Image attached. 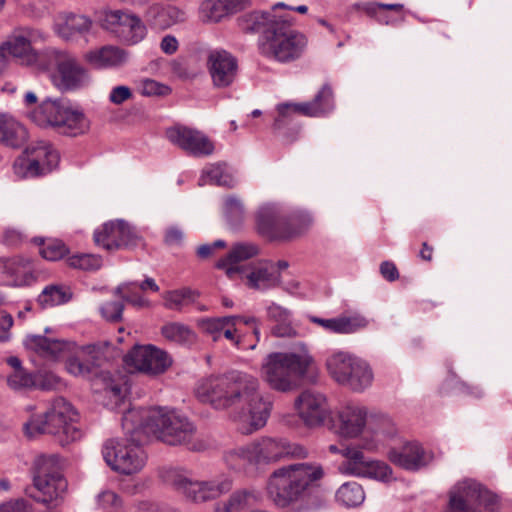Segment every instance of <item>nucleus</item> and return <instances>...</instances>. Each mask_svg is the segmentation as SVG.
Here are the masks:
<instances>
[{
	"mask_svg": "<svg viewBox=\"0 0 512 512\" xmlns=\"http://www.w3.org/2000/svg\"><path fill=\"white\" fill-rule=\"evenodd\" d=\"M294 19L287 14L283 23L269 33V38L262 41L260 49L263 55L280 63H290L300 59L308 46L307 36L293 29Z\"/></svg>",
	"mask_w": 512,
	"mask_h": 512,
	"instance_id": "423d86ee",
	"label": "nucleus"
},
{
	"mask_svg": "<svg viewBox=\"0 0 512 512\" xmlns=\"http://www.w3.org/2000/svg\"><path fill=\"white\" fill-rule=\"evenodd\" d=\"M259 471L262 467L280 461L285 457L306 458L308 451L300 445H292L283 438L261 437L250 443Z\"/></svg>",
	"mask_w": 512,
	"mask_h": 512,
	"instance_id": "ddd939ff",
	"label": "nucleus"
},
{
	"mask_svg": "<svg viewBox=\"0 0 512 512\" xmlns=\"http://www.w3.org/2000/svg\"><path fill=\"white\" fill-rule=\"evenodd\" d=\"M0 512H31V507L24 499H16L1 504Z\"/></svg>",
	"mask_w": 512,
	"mask_h": 512,
	"instance_id": "774afa93",
	"label": "nucleus"
},
{
	"mask_svg": "<svg viewBox=\"0 0 512 512\" xmlns=\"http://www.w3.org/2000/svg\"><path fill=\"white\" fill-rule=\"evenodd\" d=\"M223 461L226 467L234 473L243 474L248 477L259 475L250 443L225 451Z\"/></svg>",
	"mask_w": 512,
	"mask_h": 512,
	"instance_id": "7c9ffc66",
	"label": "nucleus"
},
{
	"mask_svg": "<svg viewBox=\"0 0 512 512\" xmlns=\"http://www.w3.org/2000/svg\"><path fill=\"white\" fill-rule=\"evenodd\" d=\"M73 293L68 286L51 284L46 286L37 297L38 305L45 309L68 303Z\"/></svg>",
	"mask_w": 512,
	"mask_h": 512,
	"instance_id": "37998d69",
	"label": "nucleus"
},
{
	"mask_svg": "<svg viewBox=\"0 0 512 512\" xmlns=\"http://www.w3.org/2000/svg\"><path fill=\"white\" fill-rule=\"evenodd\" d=\"M101 351L96 345L82 347L77 354L71 353L66 358V370L77 377L88 378L97 374L96 369L101 365Z\"/></svg>",
	"mask_w": 512,
	"mask_h": 512,
	"instance_id": "bb28decb",
	"label": "nucleus"
},
{
	"mask_svg": "<svg viewBox=\"0 0 512 512\" xmlns=\"http://www.w3.org/2000/svg\"><path fill=\"white\" fill-rule=\"evenodd\" d=\"M122 428L138 442L154 436L169 445H185L195 451L202 448V444L193 442L194 425L174 410L163 407L129 409L122 416Z\"/></svg>",
	"mask_w": 512,
	"mask_h": 512,
	"instance_id": "7ed1b4c3",
	"label": "nucleus"
},
{
	"mask_svg": "<svg viewBox=\"0 0 512 512\" xmlns=\"http://www.w3.org/2000/svg\"><path fill=\"white\" fill-rule=\"evenodd\" d=\"M404 5L400 3L384 4L375 1L357 2L349 7V13H364L369 17H375L378 22L389 25L391 20L387 19L382 10H391L396 13H402Z\"/></svg>",
	"mask_w": 512,
	"mask_h": 512,
	"instance_id": "79ce46f5",
	"label": "nucleus"
},
{
	"mask_svg": "<svg viewBox=\"0 0 512 512\" xmlns=\"http://www.w3.org/2000/svg\"><path fill=\"white\" fill-rule=\"evenodd\" d=\"M260 252L259 246L253 242L235 243L228 254L217 261V268L226 269L227 275L231 276L238 269L233 265L249 260L257 256Z\"/></svg>",
	"mask_w": 512,
	"mask_h": 512,
	"instance_id": "c9c22d12",
	"label": "nucleus"
},
{
	"mask_svg": "<svg viewBox=\"0 0 512 512\" xmlns=\"http://www.w3.org/2000/svg\"><path fill=\"white\" fill-rule=\"evenodd\" d=\"M367 423V409L358 405H347L331 420V429L339 436L357 437Z\"/></svg>",
	"mask_w": 512,
	"mask_h": 512,
	"instance_id": "b1692460",
	"label": "nucleus"
},
{
	"mask_svg": "<svg viewBox=\"0 0 512 512\" xmlns=\"http://www.w3.org/2000/svg\"><path fill=\"white\" fill-rule=\"evenodd\" d=\"M68 104V100L47 98L31 112V118L39 126H52L57 129Z\"/></svg>",
	"mask_w": 512,
	"mask_h": 512,
	"instance_id": "473e14b6",
	"label": "nucleus"
},
{
	"mask_svg": "<svg viewBox=\"0 0 512 512\" xmlns=\"http://www.w3.org/2000/svg\"><path fill=\"white\" fill-rule=\"evenodd\" d=\"M26 157L19 158L14 164L15 172L25 178L46 175L55 169L60 161L59 152L47 141L41 140L30 144Z\"/></svg>",
	"mask_w": 512,
	"mask_h": 512,
	"instance_id": "f8f14e48",
	"label": "nucleus"
},
{
	"mask_svg": "<svg viewBox=\"0 0 512 512\" xmlns=\"http://www.w3.org/2000/svg\"><path fill=\"white\" fill-rule=\"evenodd\" d=\"M356 359L346 352H337L329 356L326 360V366L331 377L339 384L342 385L344 380H347V375L353 368L352 365Z\"/></svg>",
	"mask_w": 512,
	"mask_h": 512,
	"instance_id": "c03bdc74",
	"label": "nucleus"
},
{
	"mask_svg": "<svg viewBox=\"0 0 512 512\" xmlns=\"http://www.w3.org/2000/svg\"><path fill=\"white\" fill-rule=\"evenodd\" d=\"M313 364V357L302 346L297 351L273 352L262 364V376L269 387L279 392L295 389Z\"/></svg>",
	"mask_w": 512,
	"mask_h": 512,
	"instance_id": "39448f33",
	"label": "nucleus"
},
{
	"mask_svg": "<svg viewBox=\"0 0 512 512\" xmlns=\"http://www.w3.org/2000/svg\"><path fill=\"white\" fill-rule=\"evenodd\" d=\"M298 416L308 427H319L330 418V407L324 394L306 389L302 391L294 402Z\"/></svg>",
	"mask_w": 512,
	"mask_h": 512,
	"instance_id": "dca6fc26",
	"label": "nucleus"
},
{
	"mask_svg": "<svg viewBox=\"0 0 512 512\" xmlns=\"http://www.w3.org/2000/svg\"><path fill=\"white\" fill-rule=\"evenodd\" d=\"M197 398L218 410L240 407L231 418L242 434H251L266 425L272 403L259 393V380L245 372L231 371L202 379Z\"/></svg>",
	"mask_w": 512,
	"mask_h": 512,
	"instance_id": "f257e3e1",
	"label": "nucleus"
},
{
	"mask_svg": "<svg viewBox=\"0 0 512 512\" xmlns=\"http://www.w3.org/2000/svg\"><path fill=\"white\" fill-rule=\"evenodd\" d=\"M37 32L30 29H23L12 34L7 41L0 46V51L4 56V67L6 66V57L12 56L20 58L27 63H36L42 67L44 61V51L37 52L32 48L36 41Z\"/></svg>",
	"mask_w": 512,
	"mask_h": 512,
	"instance_id": "aec40b11",
	"label": "nucleus"
},
{
	"mask_svg": "<svg viewBox=\"0 0 512 512\" xmlns=\"http://www.w3.org/2000/svg\"><path fill=\"white\" fill-rule=\"evenodd\" d=\"M482 487L473 479L457 482L450 490L447 512H477L476 504L481 497Z\"/></svg>",
	"mask_w": 512,
	"mask_h": 512,
	"instance_id": "a878e982",
	"label": "nucleus"
},
{
	"mask_svg": "<svg viewBox=\"0 0 512 512\" xmlns=\"http://www.w3.org/2000/svg\"><path fill=\"white\" fill-rule=\"evenodd\" d=\"M171 92L170 87L153 79L143 81L142 94L145 96H166Z\"/></svg>",
	"mask_w": 512,
	"mask_h": 512,
	"instance_id": "0e129e2a",
	"label": "nucleus"
},
{
	"mask_svg": "<svg viewBox=\"0 0 512 512\" xmlns=\"http://www.w3.org/2000/svg\"><path fill=\"white\" fill-rule=\"evenodd\" d=\"M207 68L216 88L230 87L238 75V61L226 50H213L207 58Z\"/></svg>",
	"mask_w": 512,
	"mask_h": 512,
	"instance_id": "4be33fe9",
	"label": "nucleus"
},
{
	"mask_svg": "<svg viewBox=\"0 0 512 512\" xmlns=\"http://www.w3.org/2000/svg\"><path fill=\"white\" fill-rule=\"evenodd\" d=\"M287 14H278L274 6L270 11H253L242 15L238 19V26L244 33H260L262 41L269 38Z\"/></svg>",
	"mask_w": 512,
	"mask_h": 512,
	"instance_id": "393cba45",
	"label": "nucleus"
},
{
	"mask_svg": "<svg viewBox=\"0 0 512 512\" xmlns=\"http://www.w3.org/2000/svg\"><path fill=\"white\" fill-rule=\"evenodd\" d=\"M352 367L351 372L347 375L348 379L344 380L342 385L356 392H361L371 386L374 375L369 364L356 357Z\"/></svg>",
	"mask_w": 512,
	"mask_h": 512,
	"instance_id": "a19ab883",
	"label": "nucleus"
},
{
	"mask_svg": "<svg viewBox=\"0 0 512 512\" xmlns=\"http://www.w3.org/2000/svg\"><path fill=\"white\" fill-rule=\"evenodd\" d=\"M27 139V131L12 116L0 114V143L13 148L20 147Z\"/></svg>",
	"mask_w": 512,
	"mask_h": 512,
	"instance_id": "ea45409f",
	"label": "nucleus"
},
{
	"mask_svg": "<svg viewBox=\"0 0 512 512\" xmlns=\"http://www.w3.org/2000/svg\"><path fill=\"white\" fill-rule=\"evenodd\" d=\"M336 501L347 508L360 506L365 500L363 487L356 481L342 484L335 495Z\"/></svg>",
	"mask_w": 512,
	"mask_h": 512,
	"instance_id": "de8ad7c7",
	"label": "nucleus"
},
{
	"mask_svg": "<svg viewBox=\"0 0 512 512\" xmlns=\"http://www.w3.org/2000/svg\"><path fill=\"white\" fill-rule=\"evenodd\" d=\"M139 290L140 289L138 288V284L136 282H129L119 285L115 289V294L119 295L124 301L133 306H149V301L141 295Z\"/></svg>",
	"mask_w": 512,
	"mask_h": 512,
	"instance_id": "6e6d98bb",
	"label": "nucleus"
},
{
	"mask_svg": "<svg viewBox=\"0 0 512 512\" xmlns=\"http://www.w3.org/2000/svg\"><path fill=\"white\" fill-rule=\"evenodd\" d=\"M161 478L179 495L194 503L216 499L232 488V480L228 477L198 481L191 479L186 471L177 468L163 469Z\"/></svg>",
	"mask_w": 512,
	"mask_h": 512,
	"instance_id": "0eeeda50",
	"label": "nucleus"
},
{
	"mask_svg": "<svg viewBox=\"0 0 512 512\" xmlns=\"http://www.w3.org/2000/svg\"><path fill=\"white\" fill-rule=\"evenodd\" d=\"M199 294L190 288H181L167 291L163 294L164 306L167 309L181 311L184 307L194 303Z\"/></svg>",
	"mask_w": 512,
	"mask_h": 512,
	"instance_id": "09e8293b",
	"label": "nucleus"
},
{
	"mask_svg": "<svg viewBox=\"0 0 512 512\" xmlns=\"http://www.w3.org/2000/svg\"><path fill=\"white\" fill-rule=\"evenodd\" d=\"M289 224L287 217L275 205L262 206L256 214V230L269 240L291 239Z\"/></svg>",
	"mask_w": 512,
	"mask_h": 512,
	"instance_id": "412c9836",
	"label": "nucleus"
},
{
	"mask_svg": "<svg viewBox=\"0 0 512 512\" xmlns=\"http://www.w3.org/2000/svg\"><path fill=\"white\" fill-rule=\"evenodd\" d=\"M162 336L168 341L177 344H190L195 340V333L191 328L179 322H170L162 326Z\"/></svg>",
	"mask_w": 512,
	"mask_h": 512,
	"instance_id": "8fccbe9b",
	"label": "nucleus"
},
{
	"mask_svg": "<svg viewBox=\"0 0 512 512\" xmlns=\"http://www.w3.org/2000/svg\"><path fill=\"white\" fill-rule=\"evenodd\" d=\"M124 361L136 370L150 375L162 374L172 364V359L168 353L154 345L133 347L126 354Z\"/></svg>",
	"mask_w": 512,
	"mask_h": 512,
	"instance_id": "2eb2a0df",
	"label": "nucleus"
},
{
	"mask_svg": "<svg viewBox=\"0 0 512 512\" xmlns=\"http://www.w3.org/2000/svg\"><path fill=\"white\" fill-rule=\"evenodd\" d=\"M387 457L394 465L407 471H418L427 466L432 456L417 441H407L400 447H390Z\"/></svg>",
	"mask_w": 512,
	"mask_h": 512,
	"instance_id": "5701e85b",
	"label": "nucleus"
},
{
	"mask_svg": "<svg viewBox=\"0 0 512 512\" xmlns=\"http://www.w3.org/2000/svg\"><path fill=\"white\" fill-rule=\"evenodd\" d=\"M62 118V122L60 121L57 127L58 132L61 134L75 137L89 129V121L83 110L70 102Z\"/></svg>",
	"mask_w": 512,
	"mask_h": 512,
	"instance_id": "e433bc0d",
	"label": "nucleus"
},
{
	"mask_svg": "<svg viewBox=\"0 0 512 512\" xmlns=\"http://www.w3.org/2000/svg\"><path fill=\"white\" fill-rule=\"evenodd\" d=\"M289 230L292 232L291 239L304 233L312 224L313 219L309 213H294L287 217Z\"/></svg>",
	"mask_w": 512,
	"mask_h": 512,
	"instance_id": "052dcab7",
	"label": "nucleus"
},
{
	"mask_svg": "<svg viewBox=\"0 0 512 512\" xmlns=\"http://www.w3.org/2000/svg\"><path fill=\"white\" fill-rule=\"evenodd\" d=\"M8 386L13 390L32 388L36 385L35 377L25 369L13 371L7 378Z\"/></svg>",
	"mask_w": 512,
	"mask_h": 512,
	"instance_id": "bf43d9fd",
	"label": "nucleus"
},
{
	"mask_svg": "<svg viewBox=\"0 0 512 512\" xmlns=\"http://www.w3.org/2000/svg\"><path fill=\"white\" fill-rule=\"evenodd\" d=\"M84 59L93 68L106 69L123 65L127 61V54L118 47L103 46L86 52Z\"/></svg>",
	"mask_w": 512,
	"mask_h": 512,
	"instance_id": "72a5a7b5",
	"label": "nucleus"
},
{
	"mask_svg": "<svg viewBox=\"0 0 512 512\" xmlns=\"http://www.w3.org/2000/svg\"><path fill=\"white\" fill-rule=\"evenodd\" d=\"M77 419L78 414L72 405L58 397L42 415H32L24 423L23 431L29 439L50 434L61 446H66L82 437V431L75 425Z\"/></svg>",
	"mask_w": 512,
	"mask_h": 512,
	"instance_id": "20e7f679",
	"label": "nucleus"
},
{
	"mask_svg": "<svg viewBox=\"0 0 512 512\" xmlns=\"http://www.w3.org/2000/svg\"><path fill=\"white\" fill-rule=\"evenodd\" d=\"M62 118V122L60 121L57 127L58 132L61 134L75 137L89 129V121L83 110L70 102Z\"/></svg>",
	"mask_w": 512,
	"mask_h": 512,
	"instance_id": "4c0bfd02",
	"label": "nucleus"
},
{
	"mask_svg": "<svg viewBox=\"0 0 512 512\" xmlns=\"http://www.w3.org/2000/svg\"><path fill=\"white\" fill-rule=\"evenodd\" d=\"M102 22L105 28L120 34L129 44H137L146 36V26L133 13L117 9L103 12Z\"/></svg>",
	"mask_w": 512,
	"mask_h": 512,
	"instance_id": "a211bd4d",
	"label": "nucleus"
},
{
	"mask_svg": "<svg viewBox=\"0 0 512 512\" xmlns=\"http://www.w3.org/2000/svg\"><path fill=\"white\" fill-rule=\"evenodd\" d=\"M325 470L317 462H300L274 470L266 482V493L278 508L298 505L300 512L318 509L321 501L311 491L318 487Z\"/></svg>",
	"mask_w": 512,
	"mask_h": 512,
	"instance_id": "f03ea898",
	"label": "nucleus"
},
{
	"mask_svg": "<svg viewBox=\"0 0 512 512\" xmlns=\"http://www.w3.org/2000/svg\"><path fill=\"white\" fill-rule=\"evenodd\" d=\"M213 184L227 188H233L236 185L235 178L226 171L222 164H212L205 167L200 177V185Z\"/></svg>",
	"mask_w": 512,
	"mask_h": 512,
	"instance_id": "49530a36",
	"label": "nucleus"
},
{
	"mask_svg": "<svg viewBox=\"0 0 512 512\" xmlns=\"http://www.w3.org/2000/svg\"><path fill=\"white\" fill-rule=\"evenodd\" d=\"M124 304L122 301H107L100 307L103 318L110 322H118L122 319Z\"/></svg>",
	"mask_w": 512,
	"mask_h": 512,
	"instance_id": "e2e57ef3",
	"label": "nucleus"
},
{
	"mask_svg": "<svg viewBox=\"0 0 512 512\" xmlns=\"http://www.w3.org/2000/svg\"><path fill=\"white\" fill-rule=\"evenodd\" d=\"M126 438L119 441L116 439L107 440L102 448L105 462L112 470L131 475L142 470L146 463V454L141 448L144 442L133 440L128 431H125Z\"/></svg>",
	"mask_w": 512,
	"mask_h": 512,
	"instance_id": "9d476101",
	"label": "nucleus"
},
{
	"mask_svg": "<svg viewBox=\"0 0 512 512\" xmlns=\"http://www.w3.org/2000/svg\"><path fill=\"white\" fill-rule=\"evenodd\" d=\"M141 239L133 228L122 220L110 221L102 225L100 230L94 232V242L108 251L132 248L140 243Z\"/></svg>",
	"mask_w": 512,
	"mask_h": 512,
	"instance_id": "f3484780",
	"label": "nucleus"
},
{
	"mask_svg": "<svg viewBox=\"0 0 512 512\" xmlns=\"http://www.w3.org/2000/svg\"><path fill=\"white\" fill-rule=\"evenodd\" d=\"M33 242L40 246V255L48 261L60 260L68 253V248L60 240L50 239L45 241L43 238L36 237Z\"/></svg>",
	"mask_w": 512,
	"mask_h": 512,
	"instance_id": "3c124183",
	"label": "nucleus"
},
{
	"mask_svg": "<svg viewBox=\"0 0 512 512\" xmlns=\"http://www.w3.org/2000/svg\"><path fill=\"white\" fill-rule=\"evenodd\" d=\"M132 97L131 89L128 86L120 85L114 87L109 95L111 103L120 105Z\"/></svg>",
	"mask_w": 512,
	"mask_h": 512,
	"instance_id": "338daca9",
	"label": "nucleus"
},
{
	"mask_svg": "<svg viewBox=\"0 0 512 512\" xmlns=\"http://www.w3.org/2000/svg\"><path fill=\"white\" fill-rule=\"evenodd\" d=\"M227 325H233V318H228V316L204 318L198 323L201 331L210 336L213 341H218L222 337L223 330Z\"/></svg>",
	"mask_w": 512,
	"mask_h": 512,
	"instance_id": "864d4df0",
	"label": "nucleus"
},
{
	"mask_svg": "<svg viewBox=\"0 0 512 512\" xmlns=\"http://www.w3.org/2000/svg\"><path fill=\"white\" fill-rule=\"evenodd\" d=\"M38 280L34 262L20 255L0 258V285L28 287Z\"/></svg>",
	"mask_w": 512,
	"mask_h": 512,
	"instance_id": "4468645a",
	"label": "nucleus"
},
{
	"mask_svg": "<svg viewBox=\"0 0 512 512\" xmlns=\"http://www.w3.org/2000/svg\"><path fill=\"white\" fill-rule=\"evenodd\" d=\"M165 135L172 144L193 156H208L214 151L212 141L203 132L191 127L175 125L167 128Z\"/></svg>",
	"mask_w": 512,
	"mask_h": 512,
	"instance_id": "6ab92c4d",
	"label": "nucleus"
},
{
	"mask_svg": "<svg viewBox=\"0 0 512 512\" xmlns=\"http://www.w3.org/2000/svg\"><path fill=\"white\" fill-rule=\"evenodd\" d=\"M367 423L366 433L371 434V438L365 436L362 448L368 451H375L384 445H389L388 442L393 440L397 433L395 424L387 415H373Z\"/></svg>",
	"mask_w": 512,
	"mask_h": 512,
	"instance_id": "cd10ccee",
	"label": "nucleus"
},
{
	"mask_svg": "<svg viewBox=\"0 0 512 512\" xmlns=\"http://www.w3.org/2000/svg\"><path fill=\"white\" fill-rule=\"evenodd\" d=\"M224 215L228 224L236 229L244 221L245 210L242 201L237 196H228L224 200Z\"/></svg>",
	"mask_w": 512,
	"mask_h": 512,
	"instance_id": "603ef678",
	"label": "nucleus"
},
{
	"mask_svg": "<svg viewBox=\"0 0 512 512\" xmlns=\"http://www.w3.org/2000/svg\"><path fill=\"white\" fill-rule=\"evenodd\" d=\"M246 285L255 290H269L277 287L281 282L279 273L274 262L260 260L253 263L246 272Z\"/></svg>",
	"mask_w": 512,
	"mask_h": 512,
	"instance_id": "c85d7f7f",
	"label": "nucleus"
},
{
	"mask_svg": "<svg viewBox=\"0 0 512 512\" xmlns=\"http://www.w3.org/2000/svg\"><path fill=\"white\" fill-rule=\"evenodd\" d=\"M201 12L207 21L213 23L220 22L231 14L224 0H204L201 4Z\"/></svg>",
	"mask_w": 512,
	"mask_h": 512,
	"instance_id": "4d7b16f0",
	"label": "nucleus"
},
{
	"mask_svg": "<svg viewBox=\"0 0 512 512\" xmlns=\"http://www.w3.org/2000/svg\"><path fill=\"white\" fill-rule=\"evenodd\" d=\"M335 96L330 84H324L313 100L303 103H281L277 105L278 116L273 128L279 130L290 120L293 114L306 117H326L335 109Z\"/></svg>",
	"mask_w": 512,
	"mask_h": 512,
	"instance_id": "9b49d317",
	"label": "nucleus"
},
{
	"mask_svg": "<svg viewBox=\"0 0 512 512\" xmlns=\"http://www.w3.org/2000/svg\"><path fill=\"white\" fill-rule=\"evenodd\" d=\"M97 501L99 506H101L103 509L117 510L122 506L120 497L115 492L110 490L101 492L97 497Z\"/></svg>",
	"mask_w": 512,
	"mask_h": 512,
	"instance_id": "69168bd1",
	"label": "nucleus"
},
{
	"mask_svg": "<svg viewBox=\"0 0 512 512\" xmlns=\"http://www.w3.org/2000/svg\"><path fill=\"white\" fill-rule=\"evenodd\" d=\"M480 507H483L484 512H498L500 509V500L496 494L482 487L481 497H479L476 504L477 512H480L478 511Z\"/></svg>",
	"mask_w": 512,
	"mask_h": 512,
	"instance_id": "680f3d73",
	"label": "nucleus"
},
{
	"mask_svg": "<svg viewBox=\"0 0 512 512\" xmlns=\"http://www.w3.org/2000/svg\"><path fill=\"white\" fill-rule=\"evenodd\" d=\"M310 319L313 323L322 326L325 330L338 334L354 333L368 325V320L360 314L341 316L331 319H323L313 316Z\"/></svg>",
	"mask_w": 512,
	"mask_h": 512,
	"instance_id": "f704fd0d",
	"label": "nucleus"
},
{
	"mask_svg": "<svg viewBox=\"0 0 512 512\" xmlns=\"http://www.w3.org/2000/svg\"><path fill=\"white\" fill-rule=\"evenodd\" d=\"M261 500V493L256 489L235 491L227 501L219 503L215 512H244Z\"/></svg>",
	"mask_w": 512,
	"mask_h": 512,
	"instance_id": "58836bf2",
	"label": "nucleus"
},
{
	"mask_svg": "<svg viewBox=\"0 0 512 512\" xmlns=\"http://www.w3.org/2000/svg\"><path fill=\"white\" fill-rule=\"evenodd\" d=\"M24 345L27 349L52 360L67 358L75 347L74 343L42 335H28L24 340Z\"/></svg>",
	"mask_w": 512,
	"mask_h": 512,
	"instance_id": "c756f323",
	"label": "nucleus"
},
{
	"mask_svg": "<svg viewBox=\"0 0 512 512\" xmlns=\"http://www.w3.org/2000/svg\"><path fill=\"white\" fill-rule=\"evenodd\" d=\"M92 27V20L85 15L59 14L54 21L55 33L64 40L86 35Z\"/></svg>",
	"mask_w": 512,
	"mask_h": 512,
	"instance_id": "2f4dec72",
	"label": "nucleus"
},
{
	"mask_svg": "<svg viewBox=\"0 0 512 512\" xmlns=\"http://www.w3.org/2000/svg\"><path fill=\"white\" fill-rule=\"evenodd\" d=\"M359 477H367L382 482H389L393 479V471L385 462L370 459Z\"/></svg>",
	"mask_w": 512,
	"mask_h": 512,
	"instance_id": "13d9d810",
	"label": "nucleus"
},
{
	"mask_svg": "<svg viewBox=\"0 0 512 512\" xmlns=\"http://www.w3.org/2000/svg\"><path fill=\"white\" fill-rule=\"evenodd\" d=\"M345 460L340 465V471L344 474L359 477L370 458L366 457L357 447H345L342 449Z\"/></svg>",
	"mask_w": 512,
	"mask_h": 512,
	"instance_id": "a18cd8bd",
	"label": "nucleus"
},
{
	"mask_svg": "<svg viewBox=\"0 0 512 512\" xmlns=\"http://www.w3.org/2000/svg\"><path fill=\"white\" fill-rule=\"evenodd\" d=\"M44 61L41 68L51 72L53 84L62 91H74L90 83L88 70L67 51L47 48L44 50Z\"/></svg>",
	"mask_w": 512,
	"mask_h": 512,
	"instance_id": "6e6552de",
	"label": "nucleus"
},
{
	"mask_svg": "<svg viewBox=\"0 0 512 512\" xmlns=\"http://www.w3.org/2000/svg\"><path fill=\"white\" fill-rule=\"evenodd\" d=\"M69 267L87 272L97 271L102 266V258L95 254L79 253L66 260Z\"/></svg>",
	"mask_w": 512,
	"mask_h": 512,
	"instance_id": "5fc2aeb1",
	"label": "nucleus"
},
{
	"mask_svg": "<svg viewBox=\"0 0 512 512\" xmlns=\"http://www.w3.org/2000/svg\"><path fill=\"white\" fill-rule=\"evenodd\" d=\"M60 469V457L57 454L37 456L33 462V484L37 493L28 488L26 494L41 503H49L60 497L67 487Z\"/></svg>",
	"mask_w": 512,
	"mask_h": 512,
	"instance_id": "1a4fd4ad",
	"label": "nucleus"
}]
</instances>
